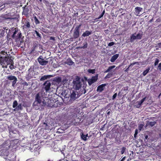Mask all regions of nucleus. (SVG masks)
<instances>
[{"label": "nucleus", "mask_w": 161, "mask_h": 161, "mask_svg": "<svg viewBox=\"0 0 161 161\" xmlns=\"http://www.w3.org/2000/svg\"><path fill=\"white\" fill-rule=\"evenodd\" d=\"M37 61L39 64L42 65H45L48 63V61L44 60V59L41 58L40 57L38 58Z\"/></svg>", "instance_id": "13"}, {"label": "nucleus", "mask_w": 161, "mask_h": 161, "mask_svg": "<svg viewBox=\"0 0 161 161\" xmlns=\"http://www.w3.org/2000/svg\"><path fill=\"white\" fill-rule=\"evenodd\" d=\"M81 25V24H80L79 25L76 26L74 30L73 36L75 39L78 38L79 36L80 28Z\"/></svg>", "instance_id": "5"}, {"label": "nucleus", "mask_w": 161, "mask_h": 161, "mask_svg": "<svg viewBox=\"0 0 161 161\" xmlns=\"http://www.w3.org/2000/svg\"><path fill=\"white\" fill-rule=\"evenodd\" d=\"M137 134H138V130L137 129H136L135 130V134H134V137L135 138L136 137Z\"/></svg>", "instance_id": "44"}, {"label": "nucleus", "mask_w": 161, "mask_h": 161, "mask_svg": "<svg viewBox=\"0 0 161 161\" xmlns=\"http://www.w3.org/2000/svg\"><path fill=\"white\" fill-rule=\"evenodd\" d=\"M22 34L18 30L17 28H15L14 29V31L13 34L12 35L11 37L13 39H15L16 42L20 41V44L23 42V41L22 40H20L21 38Z\"/></svg>", "instance_id": "2"}, {"label": "nucleus", "mask_w": 161, "mask_h": 161, "mask_svg": "<svg viewBox=\"0 0 161 161\" xmlns=\"http://www.w3.org/2000/svg\"><path fill=\"white\" fill-rule=\"evenodd\" d=\"M103 14H101L97 18L95 19H99L103 17Z\"/></svg>", "instance_id": "51"}, {"label": "nucleus", "mask_w": 161, "mask_h": 161, "mask_svg": "<svg viewBox=\"0 0 161 161\" xmlns=\"http://www.w3.org/2000/svg\"><path fill=\"white\" fill-rule=\"evenodd\" d=\"M136 33H135L134 34H132L130 37V42H132L134 41L136 39V36L135 35Z\"/></svg>", "instance_id": "24"}, {"label": "nucleus", "mask_w": 161, "mask_h": 161, "mask_svg": "<svg viewBox=\"0 0 161 161\" xmlns=\"http://www.w3.org/2000/svg\"><path fill=\"white\" fill-rule=\"evenodd\" d=\"M10 136L12 138H14L15 139H17L15 138L17 137L18 135L17 134V131L16 130H13L11 128H10L9 130Z\"/></svg>", "instance_id": "10"}, {"label": "nucleus", "mask_w": 161, "mask_h": 161, "mask_svg": "<svg viewBox=\"0 0 161 161\" xmlns=\"http://www.w3.org/2000/svg\"><path fill=\"white\" fill-rule=\"evenodd\" d=\"M146 99V98H142L140 101L138 102L139 103H140V104H142L144 102V101L145 100V99Z\"/></svg>", "instance_id": "43"}, {"label": "nucleus", "mask_w": 161, "mask_h": 161, "mask_svg": "<svg viewBox=\"0 0 161 161\" xmlns=\"http://www.w3.org/2000/svg\"><path fill=\"white\" fill-rule=\"evenodd\" d=\"M125 158V157H124L122 158L121 159L120 161H124Z\"/></svg>", "instance_id": "58"}, {"label": "nucleus", "mask_w": 161, "mask_h": 161, "mask_svg": "<svg viewBox=\"0 0 161 161\" xmlns=\"http://www.w3.org/2000/svg\"><path fill=\"white\" fill-rule=\"evenodd\" d=\"M159 62V59L158 58H156L155 59V62L154 63V65L155 66L157 65L158 64Z\"/></svg>", "instance_id": "41"}, {"label": "nucleus", "mask_w": 161, "mask_h": 161, "mask_svg": "<svg viewBox=\"0 0 161 161\" xmlns=\"http://www.w3.org/2000/svg\"><path fill=\"white\" fill-rule=\"evenodd\" d=\"M126 148L125 147H123L121 149V153L122 154H123L125 151Z\"/></svg>", "instance_id": "39"}, {"label": "nucleus", "mask_w": 161, "mask_h": 161, "mask_svg": "<svg viewBox=\"0 0 161 161\" xmlns=\"http://www.w3.org/2000/svg\"><path fill=\"white\" fill-rule=\"evenodd\" d=\"M98 19H95V20L96 21H98Z\"/></svg>", "instance_id": "64"}, {"label": "nucleus", "mask_w": 161, "mask_h": 161, "mask_svg": "<svg viewBox=\"0 0 161 161\" xmlns=\"http://www.w3.org/2000/svg\"><path fill=\"white\" fill-rule=\"evenodd\" d=\"M117 93H115L114 94V95L113 96V99H115L116 98V97L117 96Z\"/></svg>", "instance_id": "53"}, {"label": "nucleus", "mask_w": 161, "mask_h": 161, "mask_svg": "<svg viewBox=\"0 0 161 161\" xmlns=\"http://www.w3.org/2000/svg\"><path fill=\"white\" fill-rule=\"evenodd\" d=\"M158 69L160 70H161V63H160L158 66Z\"/></svg>", "instance_id": "52"}, {"label": "nucleus", "mask_w": 161, "mask_h": 161, "mask_svg": "<svg viewBox=\"0 0 161 161\" xmlns=\"http://www.w3.org/2000/svg\"><path fill=\"white\" fill-rule=\"evenodd\" d=\"M142 8L137 7L135 8V12L136 14H139V13L142 10Z\"/></svg>", "instance_id": "22"}, {"label": "nucleus", "mask_w": 161, "mask_h": 161, "mask_svg": "<svg viewBox=\"0 0 161 161\" xmlns=\"http://www.w3.org/2000/svg\"><path fill=\"white\" fill-rule=\"evenodd\" d=\"M38 102H34L33 103V106L34 107H35V108L36 109H39L40 108H42L44 107L45 106L43 105V104L42 103V102H41L39 104L38 103Z\"/></svg>", "instance_id": "11"}, {"label": "nucleus", "mask_w": 161, "mask_h": 161, "mask_svg": "<svg viewBox=\"0 0 161 161\" xmlns=\"http://www.w3.org/2000/svg\"><path fill=\"white\" fill-rule=\"evenodd\" d=\"M10 146V142L9 140H8L4 142L2 144V147L7 150L9 148Z\"/></svg>", "instance_id": "9"}, {"label": "nucleus", "mask_w": 161, "mask_h": 161, "mask_svg": "<svg viewBox=\"0 0 161 161\" xmlns=\"http://www.w3.org/2000/svg\"><path fill=\"white\" fill-rule=\"evenodd\" d=\"M106 86V84H105L99 86L97 87V91L99 92H102L104 90V88Z\"/></svg>", "instance_id": "16"}, {"label": "nucleus", "mask_w": 161, "mask_h": 161, "mask_svg": "<svg viewBox=\"0 0 161 161\" xmlns=\"http://www.w3.org/2000/svg\"><path fill=\"white\" fill-rule=\"evenodd\" d=\"M42 103L43 104V105L49 107L53 108L57 107V106L56 105V104L54 103L53 100L49 99L44 100L42 102Z\"/></svg>", "instance_id": "3"}, {"label": "nucleus", "mask_w": 161, "mask_h": 161, "mask_svg": "<svg viewBox=\"0 0 161 161\" xmlns=\"http://www.w3.org/2000/svg\"><path fill=\"white\" fill-rule=\"evenodd\" d=\"M31 14V12L28 7H24L22 12L23 15H25L26 17H29V14Z\"/></svg>", "instance_id": "12"}, {"label": "nucleus", "mask_w": 161, "mask_h": 161, "mask_svg": "<svg viewBox=\"0 0 161 161\" xmlns=\"http://www.w3.org/2000/svg\"><path fill=\"white\" fill-rule=\"evenodd\" d=\"M3 18L5 19H9L11 20L13 19L14 18L11 17V16H9L8 14H6L3 16Z\"/></svg>", "instance_id": "25"}, {"label": "nucleus", "mask_w": 161, "mask_h": 161, "mask_svg": "<svg viewBox=\"0 0 161 161\" xmlns=\"http://www.w3.org/2000/svg\"><path fill=\"white\" fill-rule=\"evenodd\" d=\"M115 67V65H112L109 67L104 72V73H106L110 71L111 69L114 68Z\"/></svg>", "instance_id": "27"}, {"label": "nucleus", "mask_w": 161, "mask_h": 161, "mask_svg": "<svg viewBox=\"0 0 161 161\" xmlns=\"http://www.w3.org/2000/svg\"><path fill=\"white\" fill-rule=\"evenodd\" d=\"M56 81L58 82H62V80L61 77H58L56 78Z\"/></svg>", "instance_id": "40"}, {"label": "nucleus", "mask_w": 161, "mask_h": 161, "mask_svg": "<svg viewBox=\"0 0 161 161\" xmlns=\"http://www.w3.org/2000/svg\"><path fill=\"white\" fill-rule=\"evenodd\" d=\"M61 84L63 85H66L69 84L68 80L66 77H64L62 80Z\"/></svg>", "instance_id": "23"}, {"label": "nucleus", "mask_w": 161, "mask_h": 161, "mask_svg": "<svg viewBox=\"0 0 161 161\" xmlns=\"http://www.w3.org/2000/svg\"><path fill=\"white\" fill-rule=\"evenodd\" d=\"M10 54H7V51H2L0 52V64L2 65L3 68H7V66L4 67L3 64H6L7 65L12 63L13 60L10 56Z\"/></svg>", "instance_id": "1"}, {"label": "nucleus", "mask_w": 161, "mask_h": 161, "mask_svg": "<svg viewBox=\"0 0 161 161\" xmlns=\"http://www.w3.org/2000/svg\"><path fill=\"white\" fill-rule=\"evenodd\" d=\"M34 34H36L37 36V38L39 39L41 38V35L36 31H35Z\"/></svg>", "instance_id": "30"}, {"label": "nucleus", "mask_w": 161, "mask_h": 161, "mask_svg": "<svg viewBox=\"0 0 161 161\" xmlns=\"http://www.w3.org/2000/svg\"><path fill=\"white\" fill-rule=\"evenodd\" d=\"M41 97L40 93H38L36 96L35 101V102H38V103L39 104L41 102Z\"/></svg>", "instance_id": "18"}, {"label": "nucleus", "mask_w": 161, "mask_h": 161, "mask_svg": "<svg viewBox=\"0 0 161 161\" xmlns=\"http://www.w3.org/2000/svg\"><path fill=\"white\" fill-rule=\"evenodd\" d=\"M105 11H104H104L102 13V14H103V15L104 14V13H105Z\"/></svg>", "instance_id": "61"}, {"label": "nucleus", "mask_w": 161, "mask_h": 161, "mask_svg": "<svg viewBox=\"0 0 161 161\" xmlns=\"http://www.w3.org/2000/svg\"><path fill=\"white\" fill-rule=\"evenodd\" d=\"M7 79L9 80H13L12 86L14 87L17 81V78L14 76L10 75L8 76Z\"/></svg>", "instance_id": "8"}, {"label": "nucleus", "mask_w": 161, "mask_h": 161, "mask_svg": "<svg viewBox=\"0 0 161 161\" xmlns=\"http://www.w3.org/2000/svg\"><path fill=\"white\" fill-rule=\"evenodd\" d=\"M141 105L140 104V103H139V102H138V103L137 104V105H136V108H139L140 106H141Z\"/></svg>", "instance_id": "56"}, {"label": "nucleus", "mask_w": 161, "mask_h": 161, "mask_svg": "<svg viewBox=\"0 0 161 161\" xmlns=\"http://www.w3.org/2000/svg\"><path fill=\"white\" fill-rule=\"evenodd\" d=\"M18 105L17 102L16 100H14L13 103V108H16V107Z\"/></svg>", "instance_id": "34"}, {"label": "nucleus", "mask_w": 161, "mask_h": 161, "mask_svg": "<svg viewBox=\"0 0 161 161\" xmlns=\"http://www.w3.org/2000/svg\"><path fill=\"white\" fill-rule=\"evenodd\" d=\"M109 109H108L107 111H106V113H107V115H110V111H109Z\"/></svg>", "instance_id": "55"}, {"label": "nucleus", "mask_w": 161, "mask_h": 161, "mask_svg": "<svg viewBox=\"0 0 161 161\" xmlns=\"http://www.w3.org/2000/svg\"><path fill=\"white\" fill-rule=\"evenodd\" d=\"M148 136L147 135H146L145 136V139H147L148 138Z\"/></svg>", "instance_id": "59"}, {"label": "nucleus", "mask_w": 161, "mask_h": 161, "mask_svg": "<svg viewBox=\"0 0 161 161\" xmlns=\"http://www.w3.org/2000/svg\"><path fill=\"white\" fill-rule=\"evenodd\" d=\"M43 85L45 86L44 88L45 90L47 92L50 89L51 83L49 81H47L44 83Z\"/></svg>", "instance_id": "15"}, {"label": "nucleus", "mask_w": 161, "mask_h": 161, "mask_svg": "<svg viewBox=\"0 0 161 161\" xmlns=\"http://www.w3.org/2000/svg\"><path fill=\"white\" fill-rule=\"evenodd\" d=\"M22 85L24 86H28V83L26 82H24L22 83Z\"/></svg>", "instance_id": "49"}, {"label": "nucleus", "mask_w": 161, "mask_h": 161, "mask_svg": "<svg viewBox=\"0 0 161 161\" xmlns=\"http://www.w3.org/2000/svg\"><path fill=\"white\" fill-rule=\"evenodd\" d=\"M158 47L159 48L161 47V43H158L157 44V45L156 46Z\"/></svg>", "instance_id": "54"}, {"label": "nucleus", "mask_w": 161, "mask_h": 161, "mask_svg": "<svg viewBox=\"0 0 161 161\" xmlns=\"http://www.w3.org/2000/svg\"><path fill=\"white\" fill-rule=\"evenodd\" d=\"M98 75L97 74L94 76H92L91 78L89 79L87 81L89 85H91L96 82L98 79Z\"/></svg>", "instance_id": "7"}, {"label": "nucleus", "mask_w": 161, "mask_h": 161, "mask_svg": "<svg viewBox=\"0 0 161 161\" xmlns=\"http://www.w3.org/2000/svg\"><path fill=\"white\" fill-rule=\"evenodd\" d=\"M49 78V75H44L42 76L40 78V80L41 81H43L45 80H46L48 78Z\"/></svg>", "instance_id": "28"}, {"label": "nucleus", "mask_w": 161, "mask_h": 161, "mask_svg": "<svg viewBox=\"0 0 161 161\" xmlns=\"http://www.w3.org/2000/svg\"><path fill=\"white\" fill-rule=\"evenodd\" d=\"M50 39L51 40H55V38L54 37H51L50 38Z\"/></svg>", "instance_id": "57"}, {"label": "nucleus", "mask_w": 161, "mask_h": 161, "mask_svg": "<svg viewBox=\"0 0 161 161\" xmlns=\"http://www.w3.org/2000/svg\"><path fill=\"white\" fill-rule=\"evenodd\" d=\"M41 45L40 44H39L37 42H35L33 43V47L32 48V51L33 52L35 51L36 48L39 47H40Z\"/></svg>", "instance_id": "17"}, {"label": "nucleus", "mask_w": 161, "mask_h": 161, "mask_svg": "<svg viewBox=\"0 0 161 161\" xmlns=\"http://www.w3.org/2000/svg\"><path fill=\"white\" fill-rule=\"evenodd\" d=\"M88 136V134H86V135H84L83 134H82L81 136V137L82 139L84 141H86V137Z\"/></svg>", "instance_id": "32"}, {"label": "nucleus", "mask_w": 161, "mask_h": 161, "mask_svg": "<svg viewBox=\"0 0 161 161\" xmlns=\"http://www.w3.org/2000/svg\"><path fill=\"white\" fill-rule=\"evenodd\" d=\"M76 89L79 90L81 87V84L80 81V78L78 76L73 82Z\"/></svg>", "instance_id": "6"}, {"label": "nucleus", "mask_w": 161, "mask_h": 161, "mask_svg": "<svg viewBox=\"0 0 161 161\" xmlns=\"http://www.w3.org/2000/svg\"><path fill=\"white\" fill-rule=\"evenodd\" d=\"M33 18L36 25L39 24L41 22L42 19L40 17H37L36 16H34Z\"/></svg>", "instance_id": "14"}, {"label": "nucleus", "mask_w": 161, "mask_h": 161, "mask_svg": "<svg viewBox=\"0 0 161 161\" xmlns=\"http://www.w3.org/2000/svg\"><path fill=\"white\" fill-rule=\"evenodd\" d=\"M65 63L69 65H72L74 63L70 59H69L67 60Z\"/></svg>", "instance_id": "26"}, {"label": "nucleus", "mask_w": 161, "mask_h": 161, "mask_svg": "<svg viewBox=\"0 0 161 161\" xmlns=\"http://www.w3.org/2000/svg\"><path fill=\"white\" fill-rule=\"evenodd\" d=\"M161 21V18H159L157 19L156 21V22L158 23L160 22Z\"/></svg>", "instance_id": "48"}, {"label": "nucleus", "mask_w": 161, "mask_h": 161, "mask_svg": "<svg viewBox=\"0 0 161 161\" xmlns=\"http://www.w3.org/2000/svg\"><path fill=\"white\" fill-rule=\"evenodd\" d=\"M112 75V74H108L106 75V76L105 78H110L111 77V76Z\"/></svg>", "instance_id": "42"}, {"label": "nucleus", "mask_w": 161, "mask_h": 161, "mask_svg": "<svg viewBox=\"0 0 161 161\" xmlns=\"http://www.w3.org/2000/svg\"><path fill=\"white\" fill-rule=\"evenodd\" d=\"M114 44V42H112L109 43L108 44V46L111 47L113 46Z\"/></svg>", "instance_id": "45"}, {"label": "nucleus", "mask_w": 161, "mask_h": 161, "mask_svg": "<svg viewBox=\"0 0 161 161\" xmlns=\"http://www.w3.org/2000/svg\"><path fill=\"white\" fill-rule=\"evenodd\" d=\"M137 64V65H138L139 64V63L138 62H133V63L131 64L129 66V68L131 66H133L135 64Z\"/></svg>", "instance_id": "37"}, {"label": "nucleus", "mask_w": 161, "mask_h": 161, "mask_svg": "<svg viewBox=\"0 0 161 161\" xmlns=\"http://www.w3.org/2000/svg\"><path fill=\"white\" fill-rule=\"evenodd\" d=\"M143 125H140L138 126L139 130H141L142 128L143 127Z\"/></svg>", "instance_id": "50"}, {"label": "nucleus", "mask_w": 161, "mask_h": 161, "mask_svg": "<svg viewBox=\"0 0 161 161\" xmlns=\"http://www.w3.org/2000/svg\"><path fill=\"white\" fill-rule=\"evenodd\" d=\"M156 123V122L155 121H152L148 123L147 124V125H149L151 126V127H152L154 125H155Z\"/></svg>", "instance_id": "33"}, {"label": "nucleus", "mask_w": 161, "mask_h": 161, "mask_svg": "<svg viewBox=\"0 0 161 161\" xmlns=\"http://www.w3.org/2000/svg\"><path fill=\"white\" fill-rule=\"evenodd\" d=\"M4 33V31L2 30H0V37L3 36V35Z\"/></svg>", "instance_id": "46"}, {"label": "nucleus", "mask_w": 161, "mask_h": 161, "mask_svg": "<svg viewBox=\"0 0 161 161\" xmlns=\"http://www.w3.org/2000/svg\"><path fill=\"white\" fill-rule=\"evenodd\" d=\"M153 18H152L151 19L149 20V22H151V23L153 21Z\"/></svg>", "instance_id": "60"}, {"label": "nucleus", "mask_w": 161, "mask_h": 161, "mask_svg": "<svg viewBox=\"0 0 161 161\" xmlns=\"http://www.w3.org/2000/svg\"><path fill=\"white\" fill-rule=\"evenodd\" d=\"M22 23L23 25L22 28L23 29H29L31 27L30 20L26 18H23L22 20Z\"/></svg>", "instance_id": "4"}, {"label": "nucleus", "mask_w": 161, "mask_h": 161, "mask_svg": "<svg viewBox=\"0 0 161 161\" xmlns=\"http://www.w3.org/2000/svg\"><path fill=\"white\" fill-rule=\"evenodd\" d=\"M119 56V54H116L113 55L111 58L110 61L111 62H114L115 60L118 58Z\"/></svg>", "instance_id": "19"}, {"label": "nucleus", "mask_w": 161, "mask_h": 161, "mask_svg": "<svg viewBox=\"0 0 161 161\" xmlns=\"http://www.w3.org/2000/svg\"><path fill=\"white\" fill-rule=\"evenodd\" d=\"M92 33V31H86L85 32L83 33L82 36L83 37L87 36L90 35Z\"/></svg>", "instance_id": "20"}, {"label": "nucleus", "mask_w": 161, "mask_h": 161, "mask_svg": "<svg viewBox=\"0 0 161 161\" xmlns=\"http://www.w3.org/2000/svg\"><path fill=\"white\" fill-rule=\"evenodd\" d=\"M88 72L90 73H92V74H94L95 72V69H89L88 70Z\"/></svg>", "instance_id": "36"}, {"label": "nucleus", "mask_w": 161, "mask_h": 161, "mask_svg": "<svg viewBox=\"0 0 161 161\" xmlns=\"http://www.w3.org/2000/svg\"><path fill=\"white\" fill-rule=\"evenodd\" d=\"M70 98L72 99H75L76 96V92L74 91H72L70 92Z\"/></svg>", "instance_id": "21"}, {"label": "nucleus", "mask_w": 161, "mask_h": 161, "mask_svg": "<svg viewBox=\"0 0 161 161\" xmlns=\"http://www.w3.org/2000/svg\"><path fill=\"white\" fill-rule=\"evenodd\" d=\"M14 63H13V62L11 64V65H10L9 66V68H10V69H13V64Z\"/></svg>", "instance_id": "47"}, {"label": "nucleus", "mask_w": 161, "mask_h": 161, "mask_svg": "<svg viewBox=\"0 0 161 161\" xmlns=\"http://www.w3.org/2000/svg\"><path fill=\"white\" fill-rule=\"evenodd\" d=\"M22 109V104L21 103H20V104H19L17 106V107L15 108L14 109V110L18 111L19 110H21Z\"/></svg>", "instance_id": "29"}, {"label": "nucleus", "mask_w": 161, "mask_h": 161, "mask_svg": "<svg viewBox=\"0 0 161 161\" xmlns=\"http://www.w3.org/2000/svg\"><path fill=\"white\" fill-rule=\"evenodd\" d=\"M123 10V9L122 8H119V11H121V10Z\"/></svg>", "instance_id": "63"}, {"label": "nucleus", "mask_w": 161, "mask_h": 161, "mask_svg": "<svg viewBox=\"0 0 161 161\" xmlns=\"http://www.w3.org/2000/svg\"><path fill=\"white\" fill-rule=\"evenodd\" d=\"M87 42H85V43H84L83 44V46L81 47V48H82L83 49L86 48L87 47Z\"/></svg>", "instance_id": "38"}, {"label": "nucleus", "mask_w": 161, "mask_h": 161, "mask_svg": "<svg viewBox=\"0 0 161 161\" xmlns=\"http://www.w3.org/2000/svg\"><path fill=\"white\" fill-rule=\"evenodd\" d=\"M142 36V34L138 33L136 36V39H141Z\"/></svg>", "instance_id": "35"}, {"label": "nucleus", "mask_w": 161, "mask_h": 161, "mask_svg": "<svg viewBox=\"0 0 161 161\" xmlns=\"http://www.w3.org/2000/svg\"><path fill=\"white\" fill-rule=\"evenodd\" d=\"M161 95V93L159 94V95H158V97L159 98H160V96Z\"/></svg>", "instance_id": "62"}, {"label": "nucleus", "mask_w": 161, "mask_h": 161, "mask_svg": "<svg viewBox=\"0 0 161 161\" xmlns=\"http://www.w3.org/2000/svg\"><path fill=\"white\" fill-rule=\"evenodd\" d=\"M149 68H148L146 69V70H145L142 73L143 76L146 75L147 74V73L149 72Z\"/></svg>", "instance_id": "31"}]
</instances>
